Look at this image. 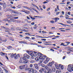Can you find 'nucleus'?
Listing matches in <instances>:
<instances>
[{
    "mask_svg": "<svg viewBox=\"0 0 73 73\" xmlns=\"http://www.w3.org/2000/svg\"><path fill=\"white\" fill-rule=\"evenodd\" d=\"M28 60L27 58L25 57H23V58H21L19 60L20 63H23V62L24 64H27L28 63Z\"/></svg>",
    "mask_w": 73,
    "mask_h": 73,
    "instance_id": "f257e3e1",
    "label": "nucleus"
},
{
    "mask_svg": "<svg viewBox=\"0 0 73 73\" xmlns=\"http://www.w3.org/2000/svg\"><path fill=\"white\" fill-rule=\"evenodd\" d=\"M67 70L70 72H72V71H73V65H69L68 66Z\"/></svg>",
    "mask_w": 73,
    "mask_h": 73,
    "instance_id": "f03ea898",
    "label": "nucleus"
},
{
    "mask_svg": "<svg viewBox=\"0 0 73 73\" xmlns=\"http://www.w3.org/2000/svg\"><path fill=\"white\" fill-rule=\"evenodd\" d=\"M14 57V58H15V59H17V56L16 55V53H15L14 54L13 53L11 55V58H13Z\"/></svg>",
    "mask_w": 73,
    "mask_h": 73,
    "instance_id": "7ed1b4c3",
    "label": "nucleus"
},
{
    "mask_svg": "<svg viewBox=\"0 0 73 73\" xmlns=\"http://www.w3.org/2000/svg\"><path fill=\"white\" fill-rule=\"evenodd\" d=\"M45 58H46V56L42 54V56H39V58L40 60H41V59H42L43 60H44Z\"/></svg>",
    "mask_w": 73,
    "mask_h": 73,
    "instance_id": "20e7f679",
    "label": "nucleus"
},
{
    "mask_svg": "<svg viewBox=\"0 0 73 73\" xmlns=\"http://www.w3.org/2000/svg\"><path fill=\"white\" fill-rule=\"evenodd\" d=\"M7 21H8L9 24H10V23H11V22H15V20L11 19L10 20H8Z\"/></svg>",
    "mask_w": 73,
    "mask_h": 73,
    "instance_id": "39448f33",
    "label": "nucleus"
},
{
    "mask_svg": "<svg viewBox=\"0 0 73 73\" xmlns=\"http://www.w3.org/2000/svg\"><path fill=\"white\" fill-rule=\"evenodd\" d=\"M34 66L36 69H37V70H38V69H39V67H38L37 64H35Z\"/></svg>",
    "mask_w": 73,
    "mask_h": 73,
    "instance_id": "423d86ee",
    "label": "nucleus"
},
{
    "mask_svg": "<svg viewBox=\"0 0 73 73\" xmlns=\"http://www.w3.org/2000/svg\"><path fill=\"white\" fill-rule=\"evenodd\" d=\"M34 68H30L29 69V71L28 72V73H31V72H33V71Z\"/></svg>",
    "mask_w": 73,
    "mask_h": 73,
    "instance_id": "0eeeda50",
    "label": "nucleus"
},
{
    "mask_svg": "<svg viewBox=\"0 0 73 73\" xmlns=\"http://www.w3.org/2000/svg\"><path fill=\"white\" fill-rule=\"evenodd\" d=\"M24 57L26 58H27L28 59H29V56L28 54H25L24 55Z\"/></svg>",
    "mask_w": 73,
    "mask_h": 73,
    "instance_id": "6e6552de",
    "label": "nucleus"
},
{
    "mask_svg": "<svg viewBox=\"0 0 73 73\" xmlns=\"http://www.w3.org/2000/svg\"><path fill=\"white\" fill-rule=\"evenodd\" d=\"M54 19H55V23H56V22H57V21H58V20H60V19L58 17H56Z\"/></svg>",
    "mask_w": 73,
    "mask_h": 73,
    "instance_id": "1a4fd4ad",
    "label": "nucleus"
},
{
    "mask_svg": "<svg viewBox=\"0 0 73 73\" xmlns=\"http://www.w3.org/2000/svg\"><path fill=\"white\" fill-rule=\"evenodd\" d=\"M52 62H50L48 64V66H50V69H51V68H52Z\"/></svg>",
    "mask_w": 73,
    "mask_h": 73,
    "instance_id": "9d476101",
    "label": "nucleus"
},
{
    "mask_svg": "<svg viewBox=\"0 0 73 73\" xmlns=\"http://www.w3.org/2000/svg\"><path fill=\"white\" fill-rule=\"evenodd\" d=\"M58 24H61V25H63V26H64V27H66V26H68V25H66V24L64 25L62 23H58Z\"/></svg>",
    "mask_w": 73,
    "mask_h": 73,
    "instance_id": "9b49d317",
    "label": "nucleus"
},
{
    "mask_svg": "<svg viewBox=\"0 0 73 73\" xmlns=\"http://www.w3.org/2000/svg\"><path fill=\"white\" fill-rule=\"evenodd\" d=\"M29 54H30L31 56H33V52H30Z\"/></svg>",
    "mask_w": 73,
    "mask_h": 73,
    "instance_id": "f8f14e48",
    "label": "nucleus"
},
{
    "mask_svg": "<svg viewBox=\"0 0 73 73\" xmlns=\"http://www.w3.org/2000/svg\"><path fill=\"white\" fill-rule=\"evenodd\" d=\"M0 54L1 55V56H5V53H3L1 52H0Z\"/></svg>",
    "mask_w": 73,
    "mask_h": 73,
    "instance_id": "ddd939ff",
    "label": "nucleus"
},
{
    "mask_svg": "<svg viewBox=\"0 0 73 73\" xmlns=\"http://www.w3.org/2000/svg\"><path fill=\"white\" fill-rule=\"evenodd\" d=\"M23 8H25V9H30V8L29 7H27L25 6H22Z\"/></svg>",
    "mask_w": 73,
    "mask_h": 73,
    "instance_id": "4468645a",
    "label": "nucleus"
},
{
    "mask_svg": "<svg viewBox=\"0 0 73 73\" xmlns=\"http://www.w3.org/2000/svg\"><path fill=\"white\" fill-rule=\"evenodd\" d=\"M24 69L25 68H27L28 67V65L27 64H25L23 65Z\"/></svg>",
    "mask_w": 73,
    "mask_h": 73,
    "instance_id": "2eb2a0df",
    "label": "nucleus"
},
{
    "mask_svg": "<svg viewBox=\"0 0 73 73\" xmlns=\"http://www.w3.org/2000/svg\"><path fill=\"white\" fill-rule=\"evenodd\" d=\"M40 57H36L35 58V60H36V61H39V58Z\"/></svg>",
    "mask_w": 73,
    "mask_h": 73,
    "instance_id": "dca6fc26",
    "label": "nucleus"
},
{
    "mask_svg": "<svg viewBox=\"0 0 73 73\" xmlns=\"http://www.w3.org/2000/svg\"><path fill=\"white\" fill-rule=\"evenodd\" d=\"M51 72H52V70H51V69L50 68H49V70L48 71L47 73H51Z\"/></svg>",
    "mask_w": 73,
    "mask_h": 73,
    "instance_id": "f3484780",
    "label": "nucleus"
},
{
    "mask_svg": "<svg viewBox=\"0 0 73 73\" xmlns=\"http://www.w3.org/2000/svg\"><path fill=\"white\" fill-rule=\"evenodd\" d=\"M1 28H3V29H5V30H7V29H8V28H6L4 26H1Z\"/></svg>",
    "mask_w": 73,
    "mask_h": 73,
    "instance_id": "a211bd4d",
    "label": "nucleus"
},
{
    "mask_svg": "<svg viewBox=\"0 0 73 73\" xmlns=\"http://www.w3.org/2000/svg\"><path fill=\"white\" fill-rule=\"evenodd\" d=\"M37 54V55H38V56H40H40H42V54H41V53L40 52H39Z\"/></svg>",
    "mask_w": 73,
    "mask_h": 73,
    "instance_id": "6ab92c4d",
    "label": "nucleus"
},
{
    "mask_svg": "<svg viewBox=\"0 0 73 73\" xmlns=\"http://www.w3.org/2000/svg\"><path fill=\"white\" fill-rule=\"evenodd\" d=\"M29 17H30V18L31 19H32V20H35V19H36V18H35L34 17L33 18L31 16V15H29Z\"/></svg>",
    "mask_w": 73,
    "mask_h": 73,
    "instance_id": "aec40b11",
    "label": "nucleus"
},
{
    "mask_svg": "<svg viewBox=\"0 0 73 73\" xmlns=\"http://www.w3.org/2000/svg\"><path fill=\"white\" fill-rule=\"evenodd\" d=\"M12 12L13 13H15V14H17V13H18V12L15 11L14 10H12Z\"/></svg>",
    "mask_w": 73,
    "mask_h": 73,
    "instance_id": "412c9836",
    "label": "nucleus"
},
{
    "mask_svg": "<svg viewBox=\"0 0 73 73\" xmlns=\"http://www.w3.org/2000/svg\"><path fill=\"white\" fill-rule=\"evenodd\" d=\"M30 62L31 64H33V63H35V60H31L30 61Z\"/></svg>",
    "mask_w": 73,
    "mask_h": 73,
    "instance_id": "4be33fe9",
    "label": "nucleus"
},
{
    "mask_svg": "<svg viewBox=\"0 0 73 73\" xmlns=\"http://www.w3.org/2000/svg\"><path fill=\"white\" fill-rule=\"evenodd\" d=\"M7 17L8 19H9V18H12V16L10 15H7Z\"/></svg>",
    "mask_w": 73,
    "mask_h": 73,
    "instance_id": "5701e85b",
    "label": "nucleus"
},
{
    "mask_svg": "<svg viewBox=\"0 0 73 73\" xmlns=\"http://www.w3.org/2000/svg\"><path fill=\"white\" fill-rule=\"evenodd\" d=\"M44 68L45 69H46V70H48V69H49V68H48V67L46 66H44Z\"/></svg>",
    "mask_w": 73,
    "mask_h": 73,
    "instance_id": "b1692460",
    "label": "nucleus"
},
{
    "mask_svg": "<svg viewBox=\"0 0 73 73\" xmlns=\"http://www.w3.org/2000/svg\"><path fill=\"white\" fill-rule=\"evenodd\" d=\"M32 73H37V71L36 70H34V69Z\"/></svg>",
    "mask_w": 73,
    "mask_h": 73,
    "instance_id": "393cba45",
    "label": "nucleus"
},
{
    "mask_svg": "<svg viewBox=\"0 0 73 73\" xmlns=\"http://www.w3.org/2000/svg\"><path fill=\"white\" fill-rule=\"evenodd\" d=\"M19 69H24V68H23V66H21L19 67Z\"/></svg>",
    "mask_w": 73,
    "mask_h": 73,
    "instance_id": "a878e982",
    "label": "nucleus"
},
{
    "mask_svg": "<svg viewBox=\"0 0 73 73\" xmlns=\"http://www.w3.org/2000/svg\"><path fill=\"white\" fill-rule=\"evenodd\" d=\"M50 23H51L52 24H54V21H51L50 22Z\"/></svg>",
    "mask_w": 73,
    "mask_h": 73,
    "instance_id": "bb28decb",
    "label": "nucleus"
},
{
    "mask_svg": "<svg viewBox=\"0 0 73 73\" xmlns=\"http://www.w3.org/2000/svg\"><path fill=\"white\" fill-rule=\"evenodd\" d=\"M29 12H29V11H26L25 12V13H26V14H28V13H29Z\"/></svg>",
    "mask_w": 73,
    "mask_h": 73,
    "instance_id": "cd10ccee",
    "label": "nucleus"
},
{
    "mask_svg": "<svg viewBox=\"0 0 73 73\" xmlns=\"http://www.w3.org/2000/svg\"><path fill=\"white\" fill-rule=\"evenodd\" d=\"M6 5L5 4H4L3 5V7L4 9H5V8H6Z\"/></svg>",
    "mask_w": 73,
    "mask_h": 73,
    "instance_id": "c85d7f7f",
    "label": "nucleus"
},
{
    "mask_svg": "<svg viewBox=\"0 0 73 73\" xmlns=\"http://www.w3.org/2000/svg\"><path fill=\"white\" fill-rule=\"evenodd\" d=\"M61 12H56V15H57V16Z\"/></svg>",
    "mask_w": 73,
    "mask_h": 73,
    "instance_id": "c756f323",
    "label": "nucleus"
},
{
    "mask_svg": "<svg viewBox=\"0 0 73 73\" xmlns=\"http://www.w3.org/2000/svg\"><path fill=\"white\" fill-rule=\"evenodd\" d=\"M12 19H19V17H14L12 18Z\"/></svg>",
    "mask_w": 73,
    "mask_h": 73,
    "instance_id": "7c9ffc66",
    "label": "nucleus"
},
{
    "mask_svg": "<svg viewBox=\"0 0 73 73\" xmlns=\"http://www.w3.org/2000/svg\"><path fill=\"white\" fill-rule=\"evenodd\" d=\"M41 65L42 66V67H45V65L42 64H41Z\"/></svg>",
    "mask_w": 73,
    "mask_h": 73,
    "instance_id": "2f4dec72",
    "label": "nucleus"
},
{
    "mask_svg": "<svg viewBox=\"0 0 73 73\" xmlns=\"http://www.w3.org/2000/svg\"><path fill=\"white\" fill-rule=\"evenodd\" d=\"M39 71L40 73H42V68Z\"/></svg>",
    "mask_w": 73,
    "mask_h": 73,
    "instance_id": "473e14b6",
    "label": "nucleus"
},
{
    "mask_svg": "<svg viewBox=\"0 0 73 73\" xmlns=\"http://www.w3.org/2000/svg\"><path fill=\"white\" fill-rule=\"evenodd\" d=\"M46 60L48 62L49 61V58H46Z\"/></svg>",
    "mask_w": 73,
    "mask_h": 73,
    "instance_id": "72a5a7b5",
    "label": "nucleus"
},
{
    "mask_svg": "<svg viewBox=\"0 0 73 73\" xmlns=\"http://www.w3.org/2000/svg\"><path fill=\"white\" fill-rule=\"evenodd\" d=\"M48 61H47V60H45L44 62V64H47V63H48Z\"/></svg>",
    "mask_w": 73,
    "mask_h": 73,
    "instance_id": "f704fd0d",
    "label": "nucleus"
},
{
    "mask_svg": "<svg viewBox=\"0 0 73 73\" xmlns=\"http://www.w3.org/2000/svg\"><path fill=\"white\" fill-rule=\"evenodd\" d=\"M67 23H68L69 24H71L72 22H70V21H67Z\"/></svg>",
    "mask_w": 73,
    "mask_h": 73,
    "instance_id": "c9c22d12",
    "label": "nucleus"
},
{
    "mask_svg": "<svg viewBox=\"0 0 73 73\" xmlns=\"http://www.w3.org/2000/svg\"><path fill=\"white\" fill-rule=\"evenodd\" d=\"M30 68H32V67H33V64H31L30 65Z\"/></svg>",
    "mask_w": 73,
    "mask_h": 73,
    "instance_id": "e433bc0d",
    "label": "nucleus"
},
{
    "mask_svg": "<svg viewBox=\"0 0 73 73\" xmlns=\"http://www.w3.org/2000/svg\"><path fill=\"white\" fill-rule=\"evenodd\" d=\"M33 28L34 29H36L37 28V26H35V27H34Z\"/></svg>",
    "mask_w": 73,
    "mask_h": 73,
    "instance_id": "4c0bfd02",
    "label": "nucleus"
},
{
    "mask_svg": "<svg viewBox=\"0 0 73 73\" xmlns=\"http://www.w3.org/2000/svg\"><path fill=\"white\" fill-rule=\"evenodd\" d=\"M60 45L61 46H62V45L63 46H65V45H64V43H61V44H60Z\"/></svg>",
    "mask_w": 73,
    "mask_h": 73,
    "instance_id": "58836bf2",
    "label": "nucleus"
},
{
    "mask_svg": "<svg viewBox=\"0 0 73 73\" xmlns=\"http://www.w3.org/2000/svg\"><path fill=\"white\" fill-rule=\"evenodd\" d=\"M11 16L12 17H15V16H16V15H15V14L11 15Z\"/></svg>",
    "mask_w": 73,
    "mask_h": 73,
    "instance_id": "ea45409f",
    "label": "nucleus"
},
{
    "mask_svg": "<svg viewBox=\"0 0 73 73\" xmlns=\"http://www.w3.org/2000/svg\"><path fill=\"white\" fill-rule=\"evenodd\" d=\"M60 68H61V69L62 70V69H64V66H61Z\"/></svg>",
    "mask_w": 73,
    "mask_h": 73,
    "instance_id": "a19ab883",
    "label": "nucleus"
},
{
    "mask_svg": "<svg viewBox=\"0 0 73 73\" xmlns=\"http://www.w3.org/2000/svg\"><path fill=\"white\" fill-rule=\"evenodd\" d=\"M42 72H44L45 70V69L44 68H42Z\"/></svg>",
    "mask_w": 73,
    "mask_h": 73,
    "instance_id": "79ce46f5",
    "label": "nucleus"
},
{
    "mask_svg": "<svg viewBox=\"0 0 73 73\" xmlns=\"http://www.w3.org/2000/svg\"><path fill=\"white\" fill-rule=\"evenodd\" d=\"M66 49H70L71 48L69 47H67L66 48Z\"/></svg>",
    "mask_w": 73,
    "mask_h": 73,
    "instance_id": "37998d69",
    "label": "nucleus"
},
{
    "mask_svg": "<svg viewBox=\"0 0 73 73\" xmlns=\"http://www.w3.org/2000/svg\"><path fill=\"white\" fill-rule=\"evenodd\" d=\"M41 40H43V41H46V39H41Z\"/></svg>",
    "mask_w": 73,
    "mask_h": 73,
    "instance_id": "c03bdc74",
    "label": "nucleus"
},
{
    "mask_svg": "<svg viewBox=\"0 0 73 73\" xmlns=\"http://www.w3.org/2000/svg\"><path fill=\"white\" fill-rule=\"evenodd\" d=\"M31 25H35V23L33 22L31 23Z\"/></svg>",
    "mask_w": 73,
    "mask_h": 73,
    "instance_id": "a18cd8bd",
    "label": "nucleus"
},
{
    "mask_svg": "<svg viewBox=\"0 0 73 73\" xmlns=\"http://www.w3.org/2000/svg\"><path fill=\"white\" fill-rule=\"evenodd\" d=\"M36 8L39 11H40V9L38 8V7L37 6H36Z\"/></svg>",
    "mask_w": 73,
    "mask_h": 73,
    "instance_id": "49530a36",
    "label": "nucleus"
},
{
    "mask_svg": "<svg viewBox=\"0 0 73 73\" xmlns=\"http://www.w3.org/2000/svg\"><path fill=\"white\" fill-rule=\"evenodd\" d=\"M19 42L21 44H23V41H19Z\"/></svg>",
    "mask_w": 73,
    "mask_h": 73,
    "instance_id": "de8ad7c7",
    "label": "nucleus"
},
{
    "mask_svg": "<svg viewBox=\"0 0 73 73\" xmlns=\"http://www.w3.org/2000/svg\"><path fill=\"white\" fill-rule=\"evenodd\" d=\"M11 8H13L14 9H15L16 8V7L15 6L14 7H11Z\"/></svg>",
    "mask_w": 73,
    "mask_h": 73,
    "instance_id": "09e8293b",
    "label": "nucleus"
},
{
    "mask_svg": "<svg viewBox=\"0 0 73 73\" xmlns=\"http://www.w3.org/2000/svg\"><path fill=\"white\" fill-rule=\"evenodd\" d=\"M23 44H27V43L25 41H23Z\"/></svg>",
    "mask_w": 73,
    "mask_h": 73,
    "instance_id": "8fccbe9b",
    "label": "nucleus"
},
{
    "mask_svg": "<svg viewBox=\"0 0 73 73\" xmlns=\"http://www.w3.org/2000/svg\"><path fill=\"white\" fill-rule=\"evenodd\" d=\"M31 9H33L35 11H36V9H35V8H32Z\"/></svg>",
    "mask_w": 73,
    "mask_h": 73,
    "instance_id": "3c124183",
    "label": "nucleus"
},
{
    "mask_svg": "<svg viewBox=\"0 0 73 73\" xmlns=\"http://www.w3.org/2000/svg\"><path fill=\"white\" fill-rule=\"evenodd\" d=\"M44 45H49V43H44Z\"/></svg>",
    "mask_w": 73,
    "mask_h": 73,
    "instance_id": "603ef678",
    "label": "nucleus"
},
{
    "mask_svg": "<svg viewBox=\"0 0 73 73\" xmlns=\"http://www.w3.org/2000/svg\"><path fill=\"white\" fill-rule=\"evenodd\" d=\"M31 60H34V59H35V58L33 57H32L31 58Z\"/></svg>",
    "mask_w": 73,
    "mask_h": 73,
    "instance_id": "864d4df0",
    "label": "nucleus"
},
{
    "mask_svg": "<svg viewBox=\"0 0 73 73\" xmlns=\"http://www.w3.org/2000/svg\"><path fill=\"white\" fill-rule=\"evenodd\" d=\"M43 8L44 9H45V6L44 5H43Z\"/></svg>",
    "mask_w": 73,
    "mask_h": 73,
    "instance_id": "5fc2aeb1",
    "label": "nucleus"
},
{
    "mask_svg": "<svg viewBox=\"0 0 73 73\" xmlns=\"http://www.w3.org/2000/svg\"><path fill=\"white\" fill-rule=\"evenodd\" d=\"M38 44H42V42H40V41H38Z\"/></svg>",
    "mask_w": 73,
    "mask_h": 73,
    "instance_id": "6e6d98bb",
    "label": "nucleus"
},
{
    "mask_svg": "<svg viewBox=\"0 0 73 73\" xmlns=\"http://www.w3.org/2000/svg\"><path fill=\"white\" fill-rule=\"evenodd\" d=\"M61 32H65V31L64 30H60Z\"/></svg>",
    "mask_w": 73,
    "mask_h": 73,
    "instance_id": "4d7b16f0",
    "label": "nucleus"
},
{
    "mask_svg": "<svg viewBox=\"0 0 73 73\" xmlns=\"http://www.w3.org/2000/svg\"><path fill=\"white\" fill-rule=\"evenodd\" d=\"M70 12H68V15H70Z\"/></svg>",
    "mask_w": 73,
    "mask_h": 73,
    "instance_id": "13d9d810",
    "label": "nucleus"
},
{
    "mask_svg": "<svg viewBox=\"0 0 73 73\" xmlns=\"http://www.w3.org/2000/svg\"><path fill=\"white\" fill-rule=\"evenodd\" d=\"M56 73H59V71H58V70H56Z\"/></svg>",
    "mask_w": 73,
    "mask_h": 73,
    "instance_id": "bf43d9fd",
    "label": "nucleus"
},
{
    "mask_svg": "<svg viewBox=\"0 0 73 73\" xmlns=\"http://www.w3.org/2000/svg\"><path fill=\"white\" fill-rule=\"evenodd\" d=\"M57 9H58V11H59V8H58V5L57 6Z\"/></svg>",
    "mask_w": 73,
    "mask_h": 73,
    "instance_id": "052dcab7",
    "label": "nucleus"
},
{
    "mask_svg": "<svg viewBox=\"0 0 73 73\" xmlns=\"http://www.w3.org/2000/svg\"><path fill=\"white\" fill-rule=\"evenodd\" d=\"M43 4H46V3H48V2L46 1H44V2H43Z\"/></svg>",
    "mask_w": 73,
    "mask_h": 73,
    "instance_id": "680f3d73",
    "label": "nucleus"
},
{
    "mask_svg": "<svg viewBox=\"0 0 73 73\" xmlns=\"http://www.w3.org/2000/svg\"><path fill=\"white\" fill-rule=\"evenodd\" d=\"M29 37H26L25 39H29Z\"/></svg>",
    "mask_w": 73,
    "mask_h": 73,
    "instance_id": "e2e57ef3",
    "label": "nucleus"
},
{
    "mask_svg": "<svg viewBox=\"0 0 73 73\" xmlns=\"http://www.w3.org/2000/svg\"><path fill=\"white\" fill-rule=\"evenodd\" d=\"M50 50H52V51H53V52H54V50L53 49H50Z\"/></svg>",
    "mask_w": 73,
    "mask_h": 73,
    "instance_id": "0e129e2a",
    "label": "nucleus"
},
{
    "mask_svg": "<svg viewBox=\"0 0 73 73\" xmlns=\"http://www.w3.org/2000/svg\"><path fill=\"white\" fill-rule=\"evenodd\" d=\"M69 4H70V2H68L67 3V5H69Z\"/></svg>",
    "mask_w": 73,
    "mask_h": 73,
    "instance_id": "69168bd1",
    "label": "nucleus"
},
{
    "mask_svg": "<svg viewBox=\"0 0 73 73\" xmlns=\"http://www.w3.org/2000/svg\"><path fill=\"white\" fill-rule=\"evenodd\" d=\"M12 48V46H8V47H7V48Z\"/></svg>",
    "mask_w": 73,
    "mask_h": 73,
    "instance_id": "338daca9",
    "label": "nucleus"
},
{
    "mask_svg": "<svg viewBox=\"0 0 73 73\" xmlns=\"http://www.w3.org/2000/svg\"><path fill=\"white\" fill-rule=\"evenodd\" d=\"M62 15H64V12L63 11L62 12Z\"/></svg>",
    "mask_w": 73,
    "mask_h": 73,
    "instance_id": "774afa93",
    "label": "nucleus"
}]
</instances>
